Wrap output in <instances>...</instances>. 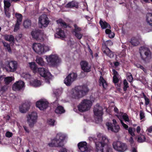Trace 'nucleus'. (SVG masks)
Returning <instances> with one entry per match:
<instances>
[{
	"instance_id": "obj_9",
	"label": "nucleus",
	"mask_w": 152,
	"mask_h": 152,
	"mask_svg": "<svg viewBox=\"0 0 152 152\" xmlns=\"http://www.w3.org/2000/svg\"><path fill=\"white\" fill-rule=\"evenodd\" d=\"M46 59L50 65L53 67L57 66L61 62V59L56 54L51 55Z\"/></svg>"
},
{
	"instance_id": "obj_53",
	"label": "nucleus",
	"mask_w": 152,
	"mask_h": 152,
	"mask_svg": "<svg viewBox=\"0 0 152 152\" xmlns=\"http://www.w3.org/2000/svg\"><path fill=\"white\" fill-rule=\"evenodd\" d=\"M7 86L4 85L1 88L0 91L2 92V93H3L7 89Z\"/></svg>"
},
{
	"instance_id": "obj_28",
	"label": "nucleus",
	"mask_w": 152,
	"mask_h": 152,
	"mask_svg": "<svg viewBox=\"0 0 152 152\" xmlns=\"http://www.w3.org/2000/svg\"><path fill=\"white\" fill-rule=\"evenodd\" d=\"M56 21L57 23L59 24L62 27H64V28H66L67 27L69 28H71V27L69 26V25L67 24L66 23L61 19H60L57 20Z\"/></svg>"
},
{
	"instance_id": "obj_49",
	"label": "nucleus",
	"mask_w": 152,
	"mask_h": 152,
	"mask_svg": "<svg viewBox=\"0 0 152 152\" xmlns=\"http://www.w3.org/2000/svg\"><path fill=\"white\" fill-rule=\"evenodd\" d=\"M146 132L148 135L151 136V135L150 134L152 132V126H150L149 128H148Z\"/></svg>"
},
{
	"instance_id": "obj_1",
	"label": "nucleus",
	"mask_w": 152,
	"mask_h": 152,
	"mask_svg": "<svg viewBox=\"0 0 152 152\" xmlns=\"http://www.w3.org/2000/svg\"><path fill=\"white\" fill-rule=\"evenodd\" d=\"M97 137L100 141L96 142L95 143L97 151H100L101 152H104V147L105 146L107 147V143L108 142V140L105 136H103L102 134L99 133L97 134ZM111 149L109 148L106 149V152H109Z\"/></svg>"
},
{
	"instance_id": "obj_61",
	"label": "nucleus",
	"mask_w": 152,
	"mask_h": 152,
	"mask_svg": "<svg viewBox=\"0 0 152 152\" xmlns=\"http://www.w3.org/2000/svg\"><path fill=\"white\" fill-rule=\"evenodd\" d=\"M23 128L26 132L27 133H29V131L28 127L25 126H23Z\"/></svg>"
},
{
	"instance_id": "obj_22",
	"label": "nucleus",
	"mask_w": 152,
	"mask_h": 152,
	"mask_svg": "<svg viewBox=\"0 0 152 152\" xmlns=\"http://www.w3.org/2000/svg\"><path fill=\"white\" fill-rule=\"evenodd\" d=\"M24 83L21 80H19L15 83L12 86V89L14 91L20 90L24 86Z\"/></svg>"
},
{
	"instance_id": "obj_17",
	"label": "nucleus",
	"mask_w": 152,
	"mask_h": 152,
	"mask_svg": "<svg viewBox=\"0 0 152 152\" xmlns=\"http://www.w3.org/2000/svg\"><path fill=\"white\" fill-rule=\"evenodd\" d=\"M18 67L17 63L16 61H9L5 69L8 72H14Z\"/></svg>"
},
{
	"instance_id": "obj_56",
	"label": "nucleus",
	"mask_w": 152,
	"mask_h": 152,
	"mask_svg": "<svg viewBox=\"0 0 152 152\" xmlns=\"http://www.w3.org/2000/svg\"><path fill=\"white\" fill-rule=\"evenodd\" d=\"M6 49L9 53H12V50L10 45H9L7 46L6 47Z\"/></svg>"
},
{
	"instance_id": "obj_37",
	"label": "nucleus",
	"mask_w": 152,
	"mask_h": 152,
	"mask_svg": "<svg viewBox=\"0 0 152 152\" xmlns=\"http://www.w3.org/2000/svg\"><path fill=\"white\" fill-rule=\"evenodd\" d=\"M31 84L34 87H37L41 85V83L40 80L37 79L34 80L31 82Z\"/></svg>"
},
{
	"instance_id": "obj_36",
	"label": "nucleus",
	"mask_w": 152,
	"mask_h": 152,
	"mask_svg": "<svg viewBox=\"0 0 152 152\" xmlns=\"http://www.w3.org/2000/svg\"><path fill=\"white\" fill-rule=\"evenodd\" d=\"M30 67L31 69L34 72H37L38 68L36 64L34 62H32L29 63Z\"/></svg>"
},
{
	"instance_id": "obj_6",
	"label": "nucleus",
	"mask_w": 152,
	"mask_h": 152,
	"mask_svg": "<svg viewBox=\"0 0 152 152\" xmlns=\"http://www.w3.org/2000/svg\"><path fill=\"white\" fill-rule=\"evenodd\" d=\"M37 71L40 75L45 78V82L50 84V80H52L53 76L48 70L44 68L41 67L38 68Z\"/></svg>"
},
{
	"instance_id": "obj_63",
	"label": "nucleus",
	"mask_w": 152,
	"mask_h": 152,
	"mask_svg": "<svg viewBox=\"0 0 152 152\" xmlns=\"http://www.w3.org/2000/svg\"><path fill=\"white\" fill-rule=\"evenodd\" d=\"M114 111L117 114H119V111L118 108L116 107H115L114 109Z\"/></svg>"
},
{
	"instance_id": "obj_30",
	"label": "nucleus",
	"mask_w": 152,
	"mask_h": 152,
	"mask_svg": "<svg viewBox=\"0 0 152 152\" xmlns=\"http://www.w3.org/2000/svg\"><path fill=\"white\" fill-rule=\"evenodd\" d=\"M146 20L148 24L152 26V13H148L146 16Z\"/></svg>"
},
{
	"instance_id": "obj_10",
	"label": "nucleus",
	"mask_w": 152,
	"mask_h": 152,
	"mask_svg": "<svg viewBox=\"0 0 152 152\" xmlns=\"http://www.w3.org/2000/svg\"><path fill=\"white\" fill-rule=\"evenodd\" d=\"M91 106V102L89 100L84 99L78 106V110L81 112H83L89 110Z\"/></svg>"
},
{
	"instance_id": "obj_26",
	"label": "nucleus",
	"mask_w": 152,
	"mask_h": 152,
	"mask_svg": "<svg viewBox=\"0 0 152 152\" xmlns=\"http://www.w3.org/2000/svg\"><path fill=\"white\" fill-rule=\"evenodd\" d=\"M56 31V33L55 35V37L63 38L65 37V34L64 30H62L61 28H58L57 29Z\"/></svg>"
},
{
	"instance_id": "obj_13",
	"label": "nucleus",
	"mask_w": 152,
	"mask_h": 152,
	"mask_svg": "<svg viewBox=\"0 0 152 152\" xmlns=\"http://www.w3.org/2000/svg\"><path fill=\"white\" fill-rule=\"evenodd\" d=\"M113 145L114 148L119 152H124L127 149V145L119 141L113 142Z\"/></svg>"
},
{
	"instance_id": "obj_64",
	"label": "nucleus",
	"mask_w": 152,
	"mask_h": 152,
	"mask_svg": "<svg viewBox=\"0 0 152 152\" xmlns=\"http://www.w3.org/2000/svg\"><path fill=\"white\" fill-rule=\"evenodd\" d=\"M111 32L110 30L109 29H106L105 31V32L106 34H108Z\"/></svg>"
},
{
	"instance_id": "obj_3",
	"label": "nucleus",
	"mask_w": 152,
	"mask_h": 152,
	"mask_svg": "<svg viewBox=\"0 0 152 152\" xmlns=\"http://www.w3.org/2000/svg\"><path fill=\"white\" fill-rule=\"evenodd\" d=\"M66 138V136L61 133H58L52 140V142L48 144L50 147H62L63 146V142Z\"/></svg>"
},
{
	"instance_id": "obj_4",
	"label": "nucleus",
	"mask_w": 152,
	"mask_h": 152,
	"mask_svg": "<svg viewBox=\"0 0 152 152\" xmlns=\"http://www.w3.org/2000/svg\"><path fill=\"white\" fill-rule=\"evenodd\" d=\"M140 53L141 59L145 63H149L151 58V52L148 48L141 47L140 49Z\"/></svg>"
},
{
	"instance_id": "obj_14",
	"label": "nucleus",
	"mask_w": 152,
	"mask_h": 152,
	"mask_svg": "<svg viewBox=\"0 0 152 152\" xmlns=\"http://www.w3.org/2000/svg\"><path fill=\"white\" fill-rule=\"evenodd\" d=\"M77 77V74L76 73H70L65 79L64 83L67 86H70L72 82L76 80Z\"/></svg>"
},
{
	"instance_id": "obj_2",
	"label": "nucleus",
	"mask_w": 152,
	"mask_h": 152,
	"mask_svg": "<svg viewBox=\"0 0 152 152\" xmlns=\"http://www.w3.org/2000/svg\"><path fill=\"white\" fill-rule=\"evenodd\" d=\"M89 91L87 86L85 85L77 86L73 90L72 96L75 99H79L86 95Z\"/></svg>"
},
{
	"instance_id": "obj_39",
	"label": "nucleus",
	"mask_w": 152,
	"mask_h": 152,
	"mask_svg": "<svg viewBox=\"0 0 152 152\" xmlns=\"http://www.w3.org/2000/svg\"><path fill=\"white\" fill-rule=\"evenodd\" d=\"M13 80V78L12 77H5L4 81L5 82V84L7 85L9 84Z\"/></svg>"
},
{
	"instance_id": "obj_31",
	"label": "nucleus",
	"mask_w": 152,
	"mask_h": 152,
	"mask_svg": "<svg viewBox=\"0 0 152 152\" xmlns=\"http://www.w3.org/2000/svg\"><path fill=\"white\" fill-rule=\"evenodd\" d=\"M36 62L39 65L42 66H44L45 64V63L43 61V58L40 57H37Z\"/></svg>"
},
{
	"instance_id": "obj_24",
	"label": "nucleus",
	"mask_w": 152,
	"mask_h": 152,
	"mask_svg": "<svg viewBox=\"0 0 152 152\" xmlns=\"http://www.w3.org/2000/svg\"><path fill=\"white\" fill-rule=\"evenodd\" d=\"M87 144V143L86 142H81L78 144V148L81 152L87 151L88 148Z\"/></svg>"
},
{
	"instance_id": "obj_5",
	"label": "nucleus",
	"mask_w": 152,
	"mask_h": 152,
	"mask_svg": "<svg viewBox=\"0 0 152 152\" xmlns=\"http://www.w3.org/2000/svg\"><path fill=\"white\" fill-rule=\"evenodd\" d=\"M94 112L95 115V120L97 123H99L102 121V115L103 114V109L101 106L97 104L94 106Z\"/></svg>"
},
{
	"instance_id": "obj_11",
	"label": "nucleus",
	"mask_w": 152,
	"mask_h": 152,
	"mask_svg": "<svg viewBox=\"0 0 152 152\" xmlns=\"http://www.w3.org/2000/svg\"><path fill=\"white\" fill-rule=\"evenodd\" d=\"M32 47L34 50L39 54H42L49 50L48 47L43 46L40 43H34Z\"/></svg>"
},
{
	"instance_id": "obj_20",
	"label": "nucleus",
	"mask_w": 152,
	"mask_h": 152,
	"mask_svg": "<svg viewBox=\"0 0 152 152\" xmlns=\"http://www.w3.org/2000/svg\"><path fill=\"white\" fill-rule=\"evenodd\" d=\"M80 64L82 69L86 72H89L91 71V67L88 65V63L84 61H82Z\"/></svg>"
},
{
	"instance_id": "obj_15",
	"label": "nucleus",
	"mask_w": 152,
	"mask_h": 152,
	"mask_svg": "<svg viewBox=\"0 0 152 152\" xmlns=\"http://www.w3.org/2000/svg\"><path fill=\"white\" fill-rule=\"evenodd\" d=\"M43 31L37 29L32 31L31 34L33 38L39 40L43 39Z\"/></svg>"
},
{
	"instance_id": "obj_33",
	"label": "nucleus",
	"mask_w": 152,
	"mask_h": 152,
	"mask_svg": "<svg viewBox=\"0 0 152 152\" xmlns=\"http://www.w3.org/2000/svg\"><path fill=\"white\" fill-rule=\"evenodd\" d=\"M4 9H9L11 5L10 0H4Z\"/></svg>"
},
{
	"instance_id": "obj_41",
	"label": "nucleus",
	"mask_w": 152,
	"mask_h": 152,
	"mask_svg": "<svg viewBox=\"0 0 152 152\" xmlns=\"http://www.w3.org/2000/svg\"><path fill=\"white\" fill-rule=\"evenodd\" d=\"M15 17L17 19L16 22L21 23L22 19V15L19 13H16L15 14Z\"/></svg>"
},
{
	"instance_id": "obj_40",
	"label": "nucleus",
	"mask_w": 152,
	"mask_h": 152,
	"mask_svg": "<svg viewBox=\"0 0 152 152\" xmlns=\"http://www.w3.org/2000/svg\"><path fill=\"white\" fill-rule=\"evenodd\" d=\"M129 87L128 85V83L127 82L126 80L125 79L123 81V90L124 91H126L128 88Z\"/></svg>"
},
{
	"instance_id": "obj_23",
	"label": "nucleus",
	"mask_w": 152,
	"mask_h": 152,
	"mask_svg": "<svg viewBox=\"0 0 152 152\" xmlns=\"http://www.w3.org/2000/svg\"><path fill=\"white\" fill-rule=\"evenodd\" d=\"M30 106V104L29 102H25L19 107V110L21 113H26L28 110Z\"/></svg>"
},
{
	"instance_id": "obj_62",
	"label": "nucleus",
	"mask_w": 152,
	"mask_h": 152,
	"mask_svg": "<svg viewBox=\"0 0 152 152\" xmlns=\"http://www.w3.org/2000/svg\"><path fill=\"white\" fill-rule=\"evenodd\" d=\"M129 142L131 144H133L134 143V141L132 137H131L129 138Z\"/></svg>"
},
{
	"instance_id": "obj_42",
	"label": "nucleus",
	"mask_w": 152,
	"mask_h": 152,
	"mask_svg": "<svg viewBox=\"0 0 152 152\" xmlns=\"http://www.w3.org/2000/svg\"><path fill=\"white\" fill-rule=\"evenodd\" d=\"M145 140V136L143 135H141L139 136L137 140V141L139 142H144Z\"/></svg>"
},
{
	"instance_id": "obj_46",
	"label": "nucleus",
	"mask_w": 152,
	"mask_h": 152,
	"mask_svg": "<svg viewBox=\"0 0 152 152\" xmlns=\"http://www.w3.org/2000/svg\"><path fill=\"white\" fill-rule=\"evenodd\" d=\"M122 117L123 119L125 121H129V116L126 113H124V115L122 116Z\"/></svg>"
},
{
	"instance_id": "obj_48",
	"label": "nucleus",
	"mask_w": 152,
	"mask_h": 152,
	"mask_svg": "<svg viewBox=\"0 0 152 152\" xmlns=\"http://www.w3.org/2000/svg\"><path fill=\"white\" fill-rule=\"evenodd\" d=\"M48 122L49 125L54 126V125L55 120L53 119H50L48 120Z\"/></svg>"
},
{
	"instance_id": "obj_25",
	"label": "nucleus",
	"mask_w": 152,
	"mask_h": 152,
	"mask_svg": "<svg viewBox=\"0 0 152 152\" xmlns=\"http://www.w3.org/2000/svg\"><path fill=\"white\" fill-rule=\"evenodd\" d=\"M98 82L99 86H102L104 89H107L108 84L102 76H100Z\"/></svg>"
},
{
	"instance_id": "obj_55",
	"label": "nucleus",
	"mask_w": 152,
	"mask_h": 152,
	"mask_svg": "<svg viewBox=\"0 0 152 152\" xmlns=\"http://www.w3.org/2000/svg\"><path fill=\"white\" fill-rule=\"evenodd\" d=\"M112 72H113V76L115 77H118L119 76V75L118 72L116 71L115 69H113L112 70Z\"/></svg>"
},
{
	"instance_id": "obj_52",
	"label": "nucleus",
	"mask_w": 152,
	"mask_h": 152,
	"mask_svg": "<svg viewBox=\"0 0 152 152\" xmlns=\"http://www.w3.org/2000/svg\"><path fill=\"white\" fill-rule=\"evenodd\" d=\"M13 135V134L12 132L9 131L7 132L5 134V136L7 137H10Z\"/></svg>"
},
{
	"instance_id": "obj_35",
	"label": "nucleus",
	"mask_w": 152,
	"mask_h": 152,
	"mask_svg": "<svg viewBox=\"0 0 152 152\" xmlns=\"http://www.w3.org/2000/svg\"><path fill=\"white\" fill-rule=\"evenodd\" d=\"M4 39L9 42H13L14 41V38L12 35L5 34L4 36Z\"/></svg>"
},
{
	"instance_id": "obj_44",
	"label": "nucleus",
	"mask_w": 152,
	"mask_h": 152,
	"mask_svg": "<svg viewBox=\"0 0 152 152\" xmlns=\"http://www.w3.org/2000/svg\"><path fill=\"white\" fill-rule=\"evenodd\" d=\"M134 65L137 68H140L144 72H146V69L140 64L138 63H137L134 64Z\"/></svg>"
},
{
	"instance_id": "obj_45",
	"label": "nucleus",
	"mask_w": 152,
	"mask_h": 152,
	"mask_svg": "<svg viewBox=\"0 0 152 152\" xmlns=\"http://www.w3.org/2000/svg\"><path fill=\"white\" fill-rule=\"evenodd\" d=\"M21 23L16 22L15 24L14 31V32H17L19 29Z\"/></svg>"
},
{
	"instance_id": "obj_18",
	"label": "nucleus",
	"mask_w": 152,
	"mask_h": 152,
	"mask_svg": "<svg viewBox=\"0 0 152 152\" xmlns=\"http://www.w3.org/2000/svg\"><path fill=\"white\" fill-rule=\"evenodd\" d=\"M74 29L72 31V33L78 39H80L83 36V34L80 32L81 31V28L79 27L76 24L74 25Z\"/></svg>"
},
{
	"instance_id": "obj_12",
	"label": "nucleus",
	"mask_w": 152,
	"mask_h": 152,
	"mask_svg": "<svg viewBox=\"0 0 152 152\" xmlns=\"http://www.w3.org/2000/svg\"><path fill=\"white\" fill-rule=\"evenodd\" d=\"M113 123L107 122L106 125L109 130H110L114 133L118 132L120 130V126L118 125H117V122L115 119L113 120Z\"/></svg>"
},
{
	"instance_id": "obj_38",
	"label": "nucleus",
	"mask_w": 152,
	"mask_h": 152,
	"mask_svg": "<svg viewBox=\"0 0 152 152\" xmlns=\"http://www.w3.org/2000/svg\"><path fill=\"white\" fill-rule=\"evenodd\" d=\"M31 21L30 20L27 19L24 21L23 24L25 28H27L31 26Z\"/></svg>"
},
{
	"instance_id": "obj_43",
	"label": "nucleus",
	"mask_w": 152,
	"mask_h": 152,
	"mask_svg": "<svg viewBox=\"0 0 152 152\" xmlns=\"http://www.w3.org/2000/svg\"><path fill=\"white\" fill-rule=\"evenodd\" d=\"M127 78L129 82L131 83L132 82L133 80V77L131 73H129L127 74Z\"/></svg>"
},
{
	"instance_id": "obj_54",
	"label": "nucleus",
	"mask_w": 152,
	"mask_h": 152,
	"mask_svg": "<svg viewBox=\"0 0 152 152\" xmlns=\"http://www.w3.org/2000/svg\"><path fill=\"white\" fill-rule=\"evenodd\" d=\"M140 120H142L145 118V115L144 112L142 111H140Z\"/></svg>"
},
{
	"instance_id": "obj_57",
	"label": "nucleus",
	"mask_w": 152,
	"mask_h": 152,
	"mask_svg": "<svg viewBox=\"0 0 152 152\" xmlns=\"http://www.w3.org/2000/svg\"><path fill=\"white\" fill-rule=\"evenodd\" d=\"M121 55L123 57H125L126 55V50H123L121 53Z\"/></svg>"
},
{
	"instance_id": "obj_21",
	"label": "nucleus",
	"mask_w": 152,
	"mask_h": 152,
	"mask_svg": "<svg viewBox=\"0 0 152 152\" xmlns=\"http://www.w3.org/2000/svg\"><path fill=\"white\" fill-rule=\"evenodd\" d=\"M48 103L47 101L40 100L37 101L36 103V107L41 110L45 109L48 107Z\"/></svg>"
},
{
	"instance_id": "obj_34",
	"label": "nucleus",
	"mask_w": 152,
	"mask_h": 152,
	"mask_svg": "<svg viewBox=\"0 0 152 152\" xmlns=\"http://www.w3.org/2000/svg\"><path fill=\"white\" fill-rule=\"evenodd\" d=\"M130 42L131 44L134 46H137L140 43L138 40L134 37L132 38Z\"/></svg>"
},
{
	"instance_id": "obj_59",
	"label": "nucleus",
	"mask_w": 152,
	"mask_h": 152,
	"mask_svg": "<svg viewBox=\"0 0 152 152\" xmlns=\"http://www.w3.org/2000/svg\"><path fill=\"white\" fill-rule=\"evenodd\" d=\"M145 104L146 105H148L149 103V100L148 98H146L145 99Z\"/></svg>"
},
{
	"instance_id": "obj_47",
	"label": "nucleus",
	"mask_w": 152,
	"mask_h": 152,
	"mask_svg": "<svg viewBox=\"0 0 152 152\" xmlns=\"http://www.w3.org/2000/svg\"><path fill=\"white\" fill-rule=\"evenodd\" d=\"M4 13L6 16L8 18H9L10 17L11 14L9 12V9H4Z\"/></svg>"
},
{
	"instance_id": "obj_7",
	"label": "nucleus",
	"mask_w": 152,
	"mask_h": 152,
	"mask_svg": "<svg viewBox=\"0 0 152 152\" xmlns=\"http://www.w3.org/2000/svg\"><path fill=\"white\" fill-rule=\"evenodd\" d=\"M37 71L40 75L45 78V82L50 84V80H52L53 76L48 70L44 68L41 67L38 68Z\"/></svg>"
},
{
	"instance_id": "obj_19",
	"label": "nucleus",
	"mask_w": 152,
	"mask_h": 152,
	"mask_svg": "<svg viewBox=\"0 0 152 152\" xmlns=\"http://www.w3.org/2000/svg\"><path fill=\"white\" fill-rule=\"evenodd\" d=\"M39 22L41 24L42 26L46 27L48 25L49 21L47 16L45 15H42L39 17Z\"/></svg>"
},
{
	"instance_id": "obj_51",
	"label": "nucleus",
	"mask_w": 152,
	"mask_h": 152,
	"mask_svg": "<svg viewBox=\"0 0 152 152\" xmlns=\"http://www.w3.org/2000/svg\"><path fill=\"white\" fill-rule=\"evenodd\" d=\"M128 132L131 134L132 136H134L135 135V134L134 132L133 131L132 129V127H129L128 129Z\"/></svg>"
},
{
	"instance_id": "obj_8",
	"label": "nucleus",
	"mask_w": 152,
	"mask_h": 152,
	"mask_svg": "<svg viewBox=\"0 0 152 152\" xmlns=\"http://www.w3.org/2000/svg\"><path fill=\"white\" fill-rule=\"evenodd\" d=\"M113 45V43L111 40L107 41L105 43L102 44V50L103 53L110 58L114 57V53L109 49L107 46H110Z\"/></svg>"
},
{
	"instance_id": "obj_16",
	"label": "nucleus",
	"mask_w": 152,
	"mask_h": 152,
	"mask_svg": "<svg viewBox=\"0 0 152 152\" xmlns=\"http://www.w3.org/2000/svg\"><path fill=\"white\" fill-rule=\"evenodd\" d=\"M27 122L31 127L33 126L34 124L36 122L37 118V114L36 112H32L28 115L27 117Z\"/></svg>"
},
{
	"instance_id": "obj_29",
	"label": "nucleus",
	"mask_w": 152,
	"mask_h": 152,
	"mask_svg": "<svg viewBox=\"0 0 152 152\" xmlns=\"http://www.w3.org/2000/svg\"><path fill=\"white\" fill-rule=\"evenodd\" d=\"M99 23L102 29H105L107 28H111V26L106 21L103 22L102 20L99 21Z\"/></svg>"
},
{
	"instance_id": "obj_50",
	"label": "nucleus",
	"mask_w": 152,
	"mask_h": 152,
	"mask_svg": "<svg viewBox=\"0 0 152 152\" xmlns=\"http://www.w3.org/2000/svg\"><path fill=\"white\" fill-rule=\"evenodd\" d=\"M118 77L113 76V82L114 83H117L119 82V80Z\"/></svg>"
},
{
	"instance_id": "obj_32",
	"label": "nucleus",
	"mask_w": 152,
	"mask_h": 152,
	"mask_svg": "<svg viewBox=\"0 0 152 152\" xmlns=\"http://www.w3.org/2000/svg\"><path fill=\"white\" fill-rule=\"evenodd\" d=\"M55 112L57 114H61L65 112L64 108L61 106H58L55 110Z\"/></svg>"
},
{
	"instance_id": "obj_60",
	"label": "nucleus",
	"mask_w": 152,
	"mask_h": 152,
	"mask_svg": "<svg viewBox=\"0 0 152 152\" xmlns=\"http://www.w3.org/2000/svg\"><path fill=\"white\" fill-rule=\"evenodd\" d=\"M59 152H67V150L65 148H62L59 151Z\"/></svg>"
},
{
	"instance_id": "obj_58",
	"label": "nucleus",
	"mask_w": 152,
	"mask_h": 152,
	"mask_svg": "<svg viewBox=\"0 0 152 152\" xmlns=\"http://www.w3.org/2000/svg\"><path fill=\"white\" fill-rule=\"evenodd\" d=\"M114 34L113 33H112V32L108 34L109 37L111 38H113L114 37Z\"/></svg>"
},
{
	"instance_id": "obj_27",
	"label": "nucleus",
	"mask_w": 152,
	"mask_h": 152,
	"mask_svg": "<svg viewBox=\"0 0 152 152\" xmlns=\"http://www.w3.org/2000/svg\"><path fill=\"white\" fill-rule=\"evenodd\" d=\"M66 7L67 8H72L75 7L77 8L78 7V3L75 1H72L69 2L66 5Z\"/></svg>"
}]
</instances>
